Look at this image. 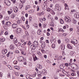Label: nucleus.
<instances>
[{"mask_svg": "<svg viewBox=\"0 0 79 79\" xmlns=\"http://www.w3.org/2000/svg\"><path fill=\"white\" fill-rule=\"evenodd\" d=\"M18 60L20 62L21 61H24V58L23 56L19 57L18 58Z\"/></svg>", "mask_w": 79, "mask_h": 79, "instance_id": "f257e3e1", "label": "nucleus"}, {"mask_svg": "<svg viewBox=\"0 0 79 79\" xmlns=\"http://www.w3.org/2000/svg\"><path fill=\"white\" fill-rule=\"evenodd\" d=\"M65 21L67 23H70L71 21V20L68 18L67 16H65L64 17Z\"/></svg>", "mask_w": 79, "mask_h": 79, "instance_id": "f03ea898", "label": "nucleus"}, {"mask_svg": "<svg viewBox=\"0 0 79 79\" xmlns=\"http://www.w3.org/2000/svg\"><path fill=\"white\" fill-rule=\"evenodd\" d=\"M4 3L7 5L8 6H10L11 4V3H10V2L8 0H5L4 1Z\"/></svg>", "mask_w": 79, "mask_h": 79, "instance_id": "7ed1b4c3", "label": "nucleus"}, {"mask_svg": "<svg viewBox=\"0 0 79 79\" xmlns=\"http://www.w3.org/2000/svg\"><path fill=\"white\" fill-rule=\"evenodd\" d=\"M74 17L76 18H79V13L77 12L74 14Z\"/></svg>", "mask_w": 79, "mask_h": 79, "instance_id": "20e7f679", "label": "nucleus"}, {"mask_svg": "<svg viewBox=\"0 0 79 79\" xmlns=\"http://www.w3.org/2000/svg\"><path fill=\"white\" fill-rule=\"evenodd\" d=\"M42 73L43 74L44 76H45L47 73V70H43L42 71Z\"/></svg>", "mask_w": 79, "mask_h": 79, "instance_id": "39448f33", "label": "nucleus"}, {"mask_svg": "<svg viewBox=\"0 0 79 79\" xmlns=\"http://www.w3.org/2000/svg\"><path fill=\"white\" fill-rule=\"evenodd\" d=\"M13 28L16 29L17 27H18V25L16 23H13L12 25Z\"/></svg>", "mask_w": 79, "mask_h": 79, "instance_id": "423d86ee", "label": "nucleus"}, {"mask_svg": "<svg viewBox=\"0 0 79 79\" xmlns=\"http://www.w3.org/2000/svg\"><path fill=\"white\" fill-rule=\"evenodd\" d=\"M33 45H34L36 47L38 46V43L36 41H35L33 43Z\"/></svg>", "mask_w": 79, "mask_h": 79, "instance_id": "0eeeda50", "label": "nucleus"}, {"mask_svg": "<svg viewBox=\"0 0 79 79\" xmlns=\"http://www.w3.org/2000/svg\"><path fill=\"white\" fill-rule=\"evenodd\" d=\"M2 54H3V55H5L6 53V52H7V50L4 49L2 51Z\"/></svg>", "mask_w": 79, "mask_h": 79, "instance_id": "6e6552de", "label": "nucleus"}, {"mask_svg": "<svg viewBox=\"0 0 79 79\" xmlns=\"http://www.w3.org/2000/svg\"><path fill=\"white\" fill-rule=\"evenodd\" d=\"M60 69H63L64 68V65L63 64H61L60 66Z\"/></svg>", "mask_w": 79, "mask_h": 79, "instance_id": "1a4fd4ad", "label": "nucleus"}, {"mask_svg": "<svg viewBox=\"0 0 79 79\" xmlns=\"http://www.w3.org/2000/svg\"><path fill=\"white\" fill-rule=\"evenodd\" d=\"M41 47L42 48H44L45 47V42H44L43 43H42V45H41Z\"/></svg>", "mask_w": 79, "mask_h": 79, "instance_id": "9d476101", "label": "nucleus"}, {"mask_svg": "<svg viewBox=\"0 0 79 79\" xmlns=\"http://www.w3.org/2000/svg\"><path fill=\"white\" fill-rule=\"evenodd\" d=\"M67 47L69 49H73V47L70 45L69 44H68L67 45Z\"/></svg>", "mask_w": 79, "mask_h": 79, "instance_id": "9b49d317", "label": "nucleus"}, {"mask_svg": "<svg viewBox=\"0 0 79 79\" xmlns=\"http://www.w3.org/2000/svg\"><path fill=\"white\" fill-rule=\"evenodd\" d=\"M13 53L12 52H8V54H7V57H9L10 55L11 56V54H13Z\"/></svg>", "mask_w": 79, "mask_h": 79, "instance_id": "f8f14e48", "label": "nucleus"}, {"mask_svg": "<svg viewBox=\"0 0 79 79\" xmlns=\"http://www.w3.org/2000/svg\"><path fill=\"white\" fill-rule=\"evenodd\" d=\"M75 66H77V64L74 63L72 64L71 67H73V69H74Z\"/></svg>", "mask_w": 79, "mask_h": 79, "instance_id": "ddd939ff", "label": "nucleus"}, {"mask_svg": "<svg viewBox=\"0 0 79 79\" xmlns=\"http://www.w3.org/2000/svg\"><path fill=\"white\" fill-rule=\"evenodd\" d=\"M55 41H56V39L55 38L53 40V38H52L51 39V43H52V42H55Z\"/></svg>", "mask_w": 79, "mask_h": 79, "instance_id": "4468645a", "label": "nucleus"}, {"mask_svg": "<svg viewBox=\"0 0 79 79\" xmlns=\"http://www.w3.org/2000/svg\"><path fill=\"white\" fill-rule=\"evenodd\" d=\"M8 13V15H10L11 13H12V12H13V10L12 9H10V11L8 10L7 11Z\"/></svg>", "mask_w": 79, "mask_h": 79, "instance_id": "2eb2a0df", "label": "nucleus"}, {"mask_svg": "<svg viewBox=\"0 0 79 79\" xmlns=\"http://www.w3.org/2000/svg\"><path fill=\"white\" fill-rule=\"evenodd\" d=\"M31 47H32V48L33 49V50H35V47H37L36 46H35L33 44L31 45Z\"/></svg>", "mask_w": 79, "mask_h": 79, "instance_id": "dca6fc26", "label": "nucleus"}, {"mask_svg": "<svg viewBox=\"0 0 79 79\" xmlns=\"http://www.w3.org/2000/svg\"><path fill=\"white\" fill-rule=\"evenodd\" d=\"M72 22L73 23V24H76V19H73Z\"/></svg>", "mask_w": 79, "mask_h": 79, "instance_id": "f3484780", "label": "nucleus"}, {"mask_svg": "<svg viewBox=\"0 0 79 79\" xmlns=\"http://www.w3.org/2000/svg\"><path fill=\"white\" fill-rule=\"evenodd\" d=\"M14 12H15V13H17V12L18 11V8H17V7H16L15 9H14Z\"/></svg>", "mask_w": 79, "mask_h": 79, "instance_id": "a211bd4d", "label": "nucleus"}, {"mask_svg": "<svg viewBox=\"0 0 79 79\" xmlns=\"http://www.w3.org/2000/svg\"><path fill=\"white\" fill-rule=\"evenodd\" d=\"M6 24L7 26H10V25L11 24V22H6Z\"/></svg>", "mask_w": 79, "mask_h": 79, "instance_id": "6ab92c4d", "label": "nucleus"}, {"mask_svg": "<svg viewBox=\"0 0 79 79\" xmlns=\"http://www.w3.org/2000/svg\"><path fill=\"white\" fill-rule=\"evenodd\" d=\"M42 33V32H41V31L40 30H39L37 32V33L38 35H40V34H41V33Z\"/></svg>", "mask_w": 79, "mask_h": 79, "instance_id": "aec40b11", "label": "nucleus"}, {"mask_svg": "<svg viewBox=\"0 0 79 79\" xmlns=\"http://www.w3.org/2000/svg\"><path fill=\"white\" fill-rule=\"evenodd\" d=\"M16 16V15L15 14H12L11 15V17L12 18H14Z\"/></svg>", "mask_w": 79, "mask_h": 79, "instance_id": "412c9836", "label": "nucleus"}, {"mask_svg": "<svg viewBox=\"0 0 79 79\" xmlns=\"http://www.w3.org/2000/svg\"><path fill=\"white\" fill-rule=\"evenodd\" d=\"M64 5L65 6V10H67V9H68V5H67V4L66 3H65Z\"/></svg>", "mask_w": 79, "mask_h": 79, "instance_id": "4be33fe9", "label": "nucleus"}, {"mask_svg": "<svg viewBox=\"0 0 79 79\" xmlns=\"http://www.w3.org/2000/svg\"><path fill=\"white\" fill-rule=\"evenodd\" d=\"M65 48V46L64 45H62L61 46V50H64V49Z\"/></svg>", "mask_w": 79, "mask_h": 79, "instance_id": "5701e85b", "label": "nucleus"}, {"mask_svg": "<svg viewBox=\"0 0 79 79\" xmlns=\"http://www.w3.org/2000/svg\"><path fill=\"white\" fill-rule=\"evenodd\" d=\"M57 10L59 11H61V7L60 6H59L58 8H57Z\"/></svg>", "mask_w": 79, "mask_h": 79, "instance_id": "b1692460", "label": "nucleus"}, {"mask_svg": "<svg viewBox=\"0 0 79 79\" xmlns=\"http://www.w3.org/2000/svg\"><path fill=\"white\" fill-rule=\"evenodd\" d=\"M26 77L27 79H29L30 78V75H26Z\"/></svg>", "mask_w": 79, "mask_h": 79, "instance_id": "393cba45", "label": "nucleus"}, {"mask_svg": "<svg viewBox=\"0 0 79 79\" xmlns=\"http://www.w3.org/2000/svg\"><path fill=\"white\" fill-rule=\"evenodd\" d=\"M65 42L66 43H69V40L68 39H66L65 40Z\"/></svg>", "mask_w": 79, "mask_h": 79, "instance_id": "a878e982", "label": "nucleus"}, {"mask_svg": "<svg viewBox=\"0 0 79 79\" xmlns=\"http://www.w3.org/2000/svg\"><path fill=\"white\" fill-rule=\"evenodd\" d=\"M52 48H55V44H52Z\"/></svg>", "mask_w": 79, "mask_h": 79, "instance_id": "bb28decb", "label": "nucleus"}, {"mask_svg": "<svg viewBox=\"0 0 79 79\" xmlns=\"http://www.w3.org/2000/svg\"><path fill=\"white\" fill-rule=\"evenodd\" d=\"M17 31H18V32H21V29L20 28H18L17 29Z\"/></svg>", "mask_w": 79, "mask_h": 79, "instance_id": "cd10ccee", "label": "nucleus"}, {"mask_svg": "<svg viewBox=\"0 0 79 79\" xmlns=\"http://www.w3.org/2000/svg\"><path fill=\"white\" fill-rule=\"evenodd\" d=\"M52 10L50 9V8H48L47 9V10L48 12H50V11H51H51H52Z\"/></svg>", "mask_w": 79, "mask_h": 79, "instance_id": "c85d7f7f", "label": "nucleus"}, {"mask_svg": "<svg viewBox=\"0 0 79 79\" xmlns=\"http://www.w3.org/2000/svg\"><path fill=\"white\" fill-rule=\"evenodd\" d=\"M51 25L52 26V27H54V25L53 22H51Z\"/></svg>", "mask_w": 79, "mask_h": 79, "instance_id": "c756f323", "label": "nucleus"}, {"mask_svg": "<svg viewBox=\"0 0 79 79\" xmlns=\"http://www.w3.org/2000/svg\"><path fill=\"white\" fill-rule=\"evenodd\" d=\"M60 23L61 24H63L64 23V21L62 19H61L60 20Z\"/></svg>", "mask_w": 79, "mask_h": 79, "instance_id": "7c9ffc66", "label": "nucleus"}, {"mask_svg": "<svg viewBox=\"0 0 79 79\" xmlns=\"http://www.w3.org/2000/svg\"><path fill=\"white\" fill-rule=\"evenodd\" d=\"M51 13H52V15H55V13L54 12V11L52 10L51 12Z\"/></svg>", "mask_w": 79, "mask_h": 79, "instance_id": "2f4dec72", "label": "nucleus"}, {"mask_svg": "<svg viewBox=\"0 0 79 79\" xmlns=\"http://www.w3.org/2000/svg\"><path fill=\"white\" fill-rule=\"evenodd\" d=\"M17 22V23H18L19 24L20 23H21V21L20 20H18Z\"/></svg>", "mask_w": 79, "mask_h": 79, "instance_id": "473e14b6", "label": "nucleus"}, {"mask_svg": "<svg viewBox=\"0 0 79 79\" xmlns=\"http://www.w3.org/2000/svg\"><path fill=\"white\" fill-rule=\"evenodd\" d=\"M0 40L1 42H4L5 40V39L4 38L2 39H0Z\"/></svg>", "mask_w": 79, "mask_h": 79, "instance_id": "72a5a7b5", "label": "nucleus"}, {"mask_svg": "<svg viewBox=\"0 0 79 79\" xmlns=\"http://www.w3.org/2000/svg\"><path fill=\"white\" fill-rule=\"evenodd\" d=\"M14 68H15V69H17V70H19V69H20V68L18 67H16V66H15Z\"/></svg>", "mask_w": 79, "mask_h": 79, "instance_id": "f704fd0d", "label": "nucleus"}, {"mask_svg": "<svg viewBox=\"0 0 79 79\" xmlns=\"http://www.w3.org/2000/svg\"><path fill=\"white\" fill-rule=\"evenodd\" d=\"M10 48L11 49V50H13L14 49V47L13 45H11L10 46Z\"/></svg>", "mask_w": 79, "mask_h": 79, "instance_id": "c9c22d12", "label": "nucleus"}, {"mask_svg": "<svg viewBox=\"0 0 79 79\" xmlns=\"http://www.w3.org/2000/svg\"><path fill=\"white\" fill-rule=\"evenodd\" d=\"M13 63L14 64H16L18 63V61L17 60H15L13 62Z\"/></svg>", "mask_w": 79, "mask_h": 79, "instance_id": "e433bc0d", "label": "nucleus"}, {"mask_svg": "<svg viewBox=\"0 0 79 79\" xmlns=\"http://www.w3.org/2000/svg\"><path fill=\"white\" fill-rule=\"evenodd\" d=\"M15 74L17 76H19V73L18 72H16L15 73Z\"/></svg>", "mask_w": 79, "mask_h": 79, "instance_id": "4c0bfd02", "label": "nucleus"}, {"mask_svg": "<svg viewBox=\"0 0 79 79\" xmlns=\"http://www.w3.org/2000/svg\"><path fill=\"white\" fill-rule=\"evenodd\" d=\"M21 2L22 3H24V2H25V0H20Z\"/></svg>", "mask_w": 79, "mask_h": 79, "instance_id": "58836bf2", "label": "nucleus"}, {"mask_svg": "<svg viewBox=\"0 0 79 79\" xmlns=\"http://www.w3.org/2000/svg\"><path fill=\"white\" fill-rule=\"evenodd\" d=\"M14 41L15 43H16L18 42V41H17V38H15L14 40Z\"/></svg>", "mask_w": 79, "mask_h": 79, "instance_id": "ea45409f", "label": "nucleus"}, {"mask_svg": "<svg viewBox=\"0 0 79 79\" xmlns=\"http://www.w3.org/2000/svg\"><path fill=\"white\" fill-rule=\"evenodd\" d=\"M58 4H56L55 5V7L56 8V9H57V8H58Z\"/></svg>", "mask_w": 79, "mask_h": 79, "instance_id": "a19ab883", "label": "nucleus"}, {"mask_svg": "<svg viewBox=\"0 0 79 79\" xmlns=\"http://www.w3.org/2000/svg\"><path fill=\"white\" fill-rule=\"evenodd\" d=\"M44 13H45V12L44 11H43L40 13V15L41 16H42V15H44Z\"/></svg>", "mask_w": 79, "mask_h": 79, "instance_id": "79ce46f5", "label": "nucleus"}, {"mask_svg": "<svg viewBox=\"0 0 79 79\" xmlns=\"http://www.w3.org/2000/svg\"><path fill=\"white\" fill-rule=\"evenodd\" d=\"M33 59L34 61H35V60H37V57L35 56L33 58Z\"/></svg>", "mask_w": 79, "mask_h": 79, "instance_id": "37998d69", "label": "nucleus"}, {"mask_svg": "<svg viewBox=\"0 0 79 79\" xmlns=\"http://www.w3.org/2000/svg\"><path fill=\"white\" fill-rule=\"evenodd\" d=\"M21 19L22 20H23V21H25V18L24 17H21Z\"/></svg>", "mask_w": 79, "mask_h": 79, "instance_id": "c03bdc74", "label": "nucleus"}, {"mask_svg": "<svg viewBox=\"0 0 79 79\" xmlns=\"http://www.w3.org/2000/svg\"><path fill=\"white\" fill-rule=\"evenodd\" d=\"M71 75L73 76H76V73H71Z\"/></svg>", "mask_w": 79, "mask_h": 79, "instance_id": "a18cd8bd", "label": "nucleus"}, {"mask_svg": "<svg viewBox=\"0 0 79 79\" xmlns=\"http://www.w3.org/2000/svg\"><path fill=\"white\" fill-rule=\"evenodd\" d=\"M73 69H75V70H77V69H78V67H77V66H75V68Z\"/></svg>", "mask_w": 79, "mask_h": 79, "instance_id": "49530a36", "label": "nucleus"}, {"mask_svg": "<svg viewBox=\"0 0 79 79\" xmlns=\"http://www.w3.org/2000/svg\"><path fill=\"white\" fill-rule=\"evenodd\" d=\"M36 8H37V11H38L40 10L39 8V6H37Z\"/></svg>", "mask_w": 79, "mask_h": 79, "instance_id": "de8ad7c7", "label": "nucleus"}, {"mask_svg": "<svg viewBox=\"0 0 79 79\" xmlns=\"http://www.w3.org/2000/svg\"><path fill=\"white\" fill-rule=\"evenodd\" d=\"M3 18V15L0 14V19H2Z\"/></svg>", "mask_w": 79, "mask_h": 79, "instance_id": "09e8293b", "label": "nucleus"}, {"mask_svg": "<svg viewBox=\"0 0 79 79\" xmlns=\"http://www.w3.org/2000/svg\"><path fill=\"white\" fill-rule=\"evenodd\" d=\"M13 37L14 36L12 35H11L10 36V38L11 39H13Z\"/></svg>", "mask_w": 79, "mask_h": 79, "instance_id": "8fccbe9b", "label": "nucleus"}, {"mask_svg": "<svg viewBox=\"0 0 79 79\" xmlns=\"http://www.w3.org/2000/svg\"><path fill=\"white\" fill-rule=\"evenodd\" d=\"M42 73V72H41L40 71H39L38 72V74H41Z\"/></svg>", "mask_w": 79, "mask_h": 79, "instance_id": "3c124183", "label": "nucleus"}, {"mask_svg": "<svg viewBox=\"0 0 79 79\" xmlns=\"http://www.w3.org/2000/svg\"><path fill=\"white\" fill-rule=\"evenodd\" d=\"M29 19L30 21H32V18L31 17H30Z\"/></svg>", "mask_w": 79, "mask_h": 79, "instance_id": "603ef678", "label": "nucleus"}, {"mask_svg": "<svg viewBox=\"0 0 79 79\" xmlns=\"http://www.w3.org/2000/svg\"><path fill=\"white\" fill-rule=\"evenodd\" d=\"M28 8H30V7H29V6H27L26 7V9H25V10H27V9H28Z\"/></svg>", "mask_w": 79, "mask_h": 79, "instance_id": "864d4df0", "label": "nucleus"}, {"mask_svg": "<svg viewBox=\"0 0 79 79\" xmlns=\"http://www.w3.org/2000/svg\"><path fill=\"white\" fill-rule=\"evenodd\" d=\"M75 43L76 44H77V43L78 42L76 40H75Z\"/></svg>", "mask_w": 79, "mask_h": 79, "instance_id": "5fc2aeb1", "label": "nucleus"}, {"mask_svg": "<svg viewBox=\"0 0 79 79\" xmlns=\"http://www.w3.org/2000/svg\"><path fill=\"white\" fill-rule=\"evenodd\" d=\"M71 43H72V44H74V45H75V44H75V41H72L71 42Z\"/></svg>", "mask_w": 79, "mask_h": 79, "instance_id": "6e6d98bb", "label": "nucleus"}, {"mask_svg": "<svg viewBox=\"0 0 79 79\" xmlns=\"http://www.w3.org/2000/svg\"><path fill=\"white\" fill-rule=\"evenodd\" d=\"M77 76L79 77V71H77Z\"/></svg>", "mask_w": 79, "mask_h": 79, "instance_id": "4d7b16f0", "label": "nucleus"}, {"mask_svg": "<svg viewBox=\"0 0 79 79\" xmlns=\"http://www.w3.org/2000/svg\"><path fill=\"white\" fill-rule=\"evenodd\" d=\"M12 2H13V3H15L16 1V0H13Z\"/></svg>", "mask_w": 79, "mask_h": 79, "instance_id": "13d9d810", "label": "nucleus"}, {"mask_svg": "<svg viewBox=\"0 0 79 79\" xmlns=\"http://www.w3.org/2000/svg\"><path fill=\"white\" fill-rule=\"evenodd\" d=\"M54 18H55V20H57V19H58V17L56 16Z\"/></svg>", "mask_w": 79, "mask_h": 79, "instance_id": "bf43d9fd", "label": "nucleus"}, {"mask_svg": "<svg viewBox=\"0 0 79 79\" xmlns=\"http://www.w3.org/2000/svg\"><path fill=\"white\" fill-rule=\"evenodd\" d=\"M2 24H3V25L5 24V21L3 20V21H2Z\"/></svg>", "mask_w": 79, "mask_h": 79, "instance_id": "052dcab7", "label": "nucleus"}, {"mask_svg": "<svg viewBox=\"0 0 79 79\" xmlns=\"http://www.w3.org/2000/svg\"><path fill=\"white\" fill-rule=\"evenodd\" d=\"M36 76V74H35V75H32V77H35Z\"/></svg>", "mask_w": 79, "mask_h": 79, "instance_id": "680f3d73", "label": "nucleus"}, {"mask_svg": "<svg viewBox=\"0 0 79 79\" xmlns=\"http://www.w3.org/2000/svg\"><path fill=\"white\" fill-rule=\"evenodd\" d=\"M42 20L45 21H46V19L45 18H44L42 19Z\"/></svg>", "mask_w": 79, "mask_h": 79, "instance_id": "e2e57ef3", "label": "nucleus"}, {"mask_svg": "<svg viewBox=\"0 0 79 79\" xmlns=\"http://www.w3.org/2000/svg\"><path fill=\"white\" fill-rule=\"evenodd\" d=\"M15 53H19V52L18 50H16L15 51Z\"/></svg>", "mask_w": 79, "mask_h": 79, "instance_id": "0e129e2a", "label": "nucleus"}, {"mask_svg": "<svg viewBox=\"0 0 79 79\" xmlns=\"http://www.w3.org/2000/svg\"><path fill=\"white\" fill-rule=\"evenodd\" d=\"M28 45H30L31 44V43L30 41L28 43Z\"/></svg>", "mask_w": 79, "mask_h": 79, "instance_id": "69168bd1", "label": "nucleus"}, {"mask_svg": "<svg viewBox=\"0 0 79 79\" xmlns=\"http://www.w3.org/2000/svg\"><path fill=\"white\" fill-rule=\"evenodd\" d=\"M77 34H78V35H79V30H77Z\"/></svg>", "mask_w": 79, "mask_h": 79, "instance_id": "338daca9", "label": "nucleus"}, {"mask_svg": "<svg viewBox=\"0 0 79 79\" xmlns=\"http://www.w3.org/2000/svg\"><path fill=\"white\" fill-rule=\"evenodd\" d=\"M5 35H8V32L7 31H6L5 33Z\"/></svg>", "mask_w": 79, "mask_h": 79, "instance_id": "774afa93", "label": "nucleus"}]
</instances>
